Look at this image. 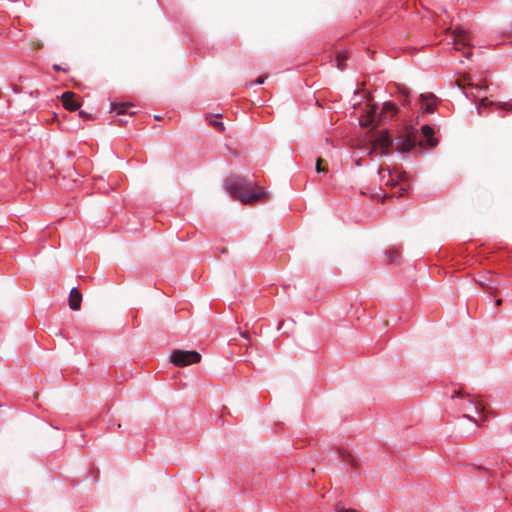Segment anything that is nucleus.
Listing matches in <instances>:
<instances>
[{
	"label": "nucleus",
	"instance_id": "15",
	"mask_svg": "<svg viewBox=\"0 0 512 512\" xmlns=\"http://www.w3.org/2000/svg\"><path fill=\"white\" fill-rule=\"evenodd\" d=\"M257 197H258V202H260V201L268 200L270 197V194L267 191H265L262 187H260V185L258 184Z\"/></svg>",
	"mask_w": 512,
	"mask_h": 512
},
{
	"label": "nucleus",
	"instance_id": "26",
	"mask_svg": "<svg viewBox=\"0 0 512 512\" xmlns=\"http://www.w3.org/2000/svg\"><path fill=\"white\" fill-rule=\"evenodd\" d=\"M511 432H512V426H511Z\"/></svg>",
	"mask_w": 512,
	"mask_h": 512
},
{
	"label": "nucleus",
	"instance_id": "16",
	"mask_svg": "<svg viewBox=\"0 0 512 512\" xmlns=\"http://www.w3.org/2000/svg\"><path fill=\"white\" fill-rule=\"evenodd\" d=\"M335 511L336 512H358L357 510L355 509H351V508H345L344 505L342 503H338L336 504L335 506Z\"/></svg>",
	"mask_w": 512,
	"mask_h": 512
},
{
	"label": "nucleus",
	"instance_id": "24",
	"mask_svg": "<svg viewBox=\"0 0 512 512\" xmlns=\"http://www.w3.org/2000/svg\"><path fill=\"white\" fill-rule=\"evenodd\" d=\"M501 303V299L496 300V304L499 305Z\"/></svg>",
	"mask_w": 512,
	"mask_h": 512
},
{
	"label": "nucleus",
	"instance_id": "14",
	"mask_svg": "<svg viewBox=\"0 0 512 512\" xmlns=\"http://www.w3.org/2000/svg\"><path fill=\"white\" fill-rule=\"evenodd\" d=\"M387 256L392 263H398L400 259V253L397 250L387 251Z\"/></svg>",
	"mask_w": 512,
	"mask_h": 512
},
{
	"label": "nucleus",
	"instance_id": "22",
	"mask_svg": "<svg viewBox=\"0 0 512 512\" xmlns=\"http://www.w3.org/2000/svg\"><path fill=\"white\" fill-rule=\"evenodd\" d=\"M400 190L403 191L402 194L406 192V189H404L403 187H400Z\"/></svg>",
	"mask_w": 512,
	"mask_h": 512
},
{
	"label": "nucleus",
	"instance_id": "8",
	"mask_svg": "<svg viewBox=\"0 0 512 512\" xmlns=\"http://www.w3.org/2000/svg\"><path fill=\"white\" fill-rule=\"evenodd\" d=\"M455 50H462L471 45V38L465 31H457L452 36Z\"/></svg>",
	"mask_w": 512,
	"mask_h": 512
},
{
	"label": "nucleus",
	"instance_id": "12",
	"mask_svg": "<svg viewBox=\"0 0 512 512\" xmlns=\"http://www.w3.org/2000/svg\"><path fill=\"white\" fill-rule=\"evenodd\" d=\"M133 105L129 102H125V103H113L112 104V109L117 113V114H125L127 113V110L128 108L132 107Z\"/></svg>",
	"mask_w": 512,
	"mask_h": 512
},
{
	"label": "nucleus",
	"instance_id": "19",
	"mask_svg": "<svg viewBox=\"0 0 512 512\" xmlns=\"http://www.w3.org/2000/svg\"><path fill=\"white\" fill-rule=\"evenodd\" d=\"M401 93H402V94H403V96H404V103H405V104H407V105H409V103H410V102H409V100H408V97H409V93H408V91H407L406 89H403V90L401 91Z\"/></svg>",
	"mask_w": 512,
	"mask_h": 512
},
{
	"label": "nucleus",
	"instance_id": "2",
	"mask_svg": "<svg viewBox=\"0 0 512 512\" xmlns=\"http://www.w3.org/2000/svg\"><path fill=\"white\" fill-rule=\"evenodd\" d=\"M397 111V106L391 102H385L381 110L373 105L360 123L364 126L377 125L382 120L393 118Z\"/></svg>",
	"mask_w": 512,
	"mask_h": 512
},
{
	"label": "nucleus",
	"instance_id": "20",
	"mask_svg": "<svg viewBox=\"0 0 512 512\" xmlns=\"http://www.w3.org/2000/svg\"><path fill=\"white\" fill-rule=\"evenodd\" d=\"M321 162H322V160H321V159H318V160H317V163H316V171H317L318 173H320V172H324V169H323V168H322V166H321Z\"/></svg>",
	"mask_w": 512,
	"mask_h": 512
},
{
	"label": "nucleus",
	"instance_id": "4",
	"mask_svg": "<svg viewBox=\"0 0 512 512\" xmlns=\"http://www.w3.org/2000/svg\"><path fill=\"white\" fill-rule=\"evenodd\" d=\"M201 355L197 351L174 350L170 355V361L178 367H185L199 363Z\"/></svg>",
	"mask_w": 512,
	"mask_h": 512
},
{
	"label": "nucleus",
	"instance_id": "18",
	"mask_svg": "<svg viewBox=\"0 0 512 512\" xmlns=\"http://www.w3.org/2000/svg\"><path fill=\"white\" fill-rule=\"evenodd\" d=\"M344 458H347V461H349L352 466H356L355 459H354V457L350 453H346Z\"/></svg>",
	"mask_w": 512,
	"mask_h": 512
},
{
	"label": "nucleus",
	"instance_id": "3",
	"mask_svg": "<svg viewBox=\"0 0 512 512\" xmlns=\"http://www.w3.org/2000/svg\"><path fill=\"white\" fill-rule=\"evenodd\" d=\"M392 147V140L388 132H381L375 137L369 147L367 148L368 154L375 156L388 155Z\"/></svg>",
	"mask_w": 512,
	"mask_h": 512
},
{
	"label": "nucleus",
	"instance_id": "1",
	"mask_svg": "<svg viewBox=\"0 0 512 512\" xmlns=\"http://www.w3.org/2000/svg\"><path fill=\"white\" fill-rule=\"evenodd\" d=\"M227 192L244 204L253 203L256 200V190L252 184L244 179H234L226 183Z\"/></svg>",
	"mask_w": 512,
	"mask_h": 512
},
{
	"label": "nucleus",
	"instance_id": "5",
	"mask_svg": "<svg viewBox=\"0 0 512 512\" xmlns=\"http://www.w3.org/2000/svg\"><path fill=\"white\" fill-rule=\"evenodd\" d=\"M419 101L421 104V110L428 114L434 113L439 104V99L430 92L420 94Z\"/></svg>",
	"mask_w": 512,
	"mask_h": 512
},
{
	"label": "nucleus",
	"instance_id": "9",
	"mask_svg": "<svg viewBox=\"0 0 512 512\" xmlns=\"http://www.w3.org/2000/svg\"><path fill=\"white\" fill-rule=\"evenodd\" d=\"M61 100L65 109L69 111H75L80 107V103L75 98L73 92H64L61 96Z\"/></svg>",
	"mask_w": 512,
	"mask_h": 512
},
{
	"label": "nucleus",
	"instance_id": "13",
	"mask_svg": "<svg viewBox=\"0 0 512 512\" xmlns=\"http://www.w3.org/2000/svg\"><path fill=\"white\" fill-rule=\"evenodd\" d=\"M347 60V56L344 53H339L336 56V66L338 69L343 70L345 68V61Z\"/></svg>",
	"mask_w": 512,
	"mask_h": 512
},
{
	"label": "nucleus",
	"instance_id": "10",
	"mask_svg": "<svg viewBox=\"0 0 512 512\" xmlns=\"http://www.w3.org/2000/svg\"><path fill=\"white\" fill-rule=\"evenodd\" d=\"M82 295L77 288H72L69 294V307L72 310H79L81 307Z\"/></svg>",
	"mask_w": 512,
	"mask_h": 512
},
{
	"label": "nucleus",
	"instance_id": "21",
	"mask_svg": "<svg viewBox=\"0 0 512 512\" xmlns=\"http://www.w3.org/2000/svg\"><path fill=\"white\" fill-rule=\"evenodd\" d=\"M263 82H264V80L261 77H258V80H257L258 85L262 84Z\"/></svg>",
	"mask_w": 512,
	"mask_h": 512
},
{
	"label": "nucleus",
	"instance_id": "17",
	"mask_svg": "<svg viewBox=\"0 0 512 512\" xmlns=\"http://www.w3.org/2000/svg\"><path fill=\"white\" fill-rule=\"evenodd\" d=\"M212 125L219 131V132H222L224 131L225 127H224V124L222 122H219V121H213L212 122Z\"/></svg>",
	"mask_w": 512,
	"mask_h": 512
},
{
	"label": "nucleus",
	"instance_id": "25",
	"mask_svg": "<svg viewBox=\"0 0 512 512\" xmlns=\"http://www.w3.org/2000/svg\"><path fill=\"white\" fill-rule=\"evenodd\" d=\"M463 416L464 417H468L469 419H471V417L469 415H467V414H464Z\"/></svg>",
	"mask_w": 512,
	"mask_h": 512
},
{
	"label": "nucleus",
	"instance_id": "11",
	"mask_svg": "<svg viewBox=\"0 0 512 512\" xmlns=\"http://www.w3.org/2000/svg\"><path fill=\"white\" fill-rule=\"evenodd\" d=\"M421 133H422V136L425 138L427 144L431 147H434L436 146L437 144V141L436 139L433 137L434 135V130L432 129L431 126L429 125H423L422 128H421Z\"/></svg>",
	"mask_w": 512,
	"mask_h": 512
},
{
	"label": "nucleus",
	"instance_id": "7",
	"mask_svg": "<svg viewBox=\"0 0 512 512\" xmlns=\"http://www.w3.org/2000/svg\"><path fill=\"white\" fill-rule=\"evenodd\" d=\"M451 397L452 399H461V407L463 409H468L471 407L476 414H480L484 409L480 402L473 400L470 396H464L460 391L454 392Z\"/></svg>",
	"mask_w": 512,
	"mask_h": 512
},
{
	"label": "nucleus",
	"instance_id": "6",
	"mask_svg": "<svg viewBox=\"0 0 512 512\" xmlns=\"http://www.w3.org/2000/svg\"><path fill=\"white\" fill-rule=\"evenodd\" d=\"M488 107H494L497 110H505L507 112H509L512 109V106L509 105L508 103H505V102L494 103L493 101L484 97L477 104L478 114L485 115L486 114L485 109Z\"/></svg>",
	"mask_w": 512,
	"mask_h": 512
},
{
	"label": "nucleus",
	"instance_id": "23",
	"mask_svg": "<svg viewBox=\"0 0 512 512\" xmlns=\"http://www.w3.org/2000/svg\"><path fill=\"white\" fill-rule=\"evenodd\" d=\"M54 69H55V70H60V67H59L58 65H55V66H54Z\"/></svg>",
	"mask_w": 512,
	"mask_h": 512
}]
</instances>
